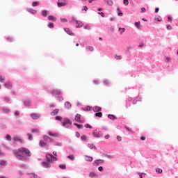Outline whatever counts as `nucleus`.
<instances>
[{"instance_id": "32", "label": "nucleus", "mask_w": 178, "mask_h": 178, "mask_svg": "<svg viewBox=\"0 0 178 178\" xmlns=\"http://www.w3.org/2000/svg\"><path fill=\"white\" fill-rule=\"evenodd\" d=\"M5 76L0 74V83H5Z\"/></svg>"}, {"instance_id": "54", "label": "nucleus", "mask_w": 178, "mask_h": 178, "mask_svg": "<svg viewBox=\"0 0 178 178\" xmlns=\"http://www.w3.org/2000/svg\"><path fill=\"white\" fill-rule=\"evenodd\" d=\"M156 173H159V175H161V173H162V169L156 168Z\"/></svg>"}, {"instance_id": "16", "label": "nucleus", "mask_w": 178, "mask_h": 178, "mask_svg": "<svg viewBox=\"0 0 178 178\" xmlns=\"http://www.w3.org/2000/svg\"><path fill=\"white\" fill-rule=\"evenodd\" d=\"M85 161H86V162H92V161H94V158H92V156H85Z\"/></svg>"}, {"instance_id": "61", "label": "nucleus", "mask_w": 178, "mask_h": 178, "mask_svg": "<svg viewBox=\"0 0 178 178\" xmlns=\"http://www.w3.org/2000/svg\"><path fill=\"white\" fill-rule=\"evenodd\" d=\"M115 59H118V60H120L122 59V56H118V55H115L114 56Z\"/></svg>"}, {"instance_id": "18", "label": "nucleus", "mask_w": 178, "mask_h": 178, "mask_svg": "<svg viewBox=\"0 0 178 178\" xmlns=\"http://www.w3.org/2000/svg\"><path fill=\"white\" fill-rule=\"evenodd\" d=\"M57 5L58 8H62V6H66V1H58Z\"/></svg>"}, {"instance_id": "10", "label": "nucleus", "mask_w": 178, "mask_h": 178, "mask_svg": "<svg viewBox=\"0 0 178 178\" xmlns=\"http://www.w3.org/2000/svg\"><path fill=\"white\" fill-rule=\"evenodd\" d=\"M31 118H32L33 120H37V119H40V115L35 113H33L31 114Z\"/></svg>"}, {"instance_id": "34", "label": "nucleus", "mask_w": 178, "mask_h": 178, "mask_svg": "<svg viewBox=\"0 0 178 178\" xmlns=\"http://www.w3.org/2000/svg\"><path fill=\"white\" fill-rule=\"evenodd\" d=\"M10 97H8V96H5L4 97V100L6 104H9V102L10 101Z\"/></svg>"}, {"instance_id": "6", "label": "nucleus", "mask_w": 178, "mask_h": 178, "mask_svg": "<svg viewBox=\"0 0 178 178\" xmlns=\"http://www.w3.org/2000/svg\"><path fill=\"white\" fill-rule=\"evenodd\" d=\"M43 140L44 141H45L46 143H52V141H54L52 140V138H51V137L47 136V135H44L43 136Z\"/></svg>"}, {"instance_id": "36", "label": "nucleus", "mask_w": 178, "mask_h": 178, "mask_svg": "<svg viewBox=\"0 0 178 178\" xmlns=\"http://www.w3.org/2000/svg\"><path fill=\"white\" fill-rule=\"evenodd\" d=\"M135 26L138 29V30L141 29V24L140 23V22H135Z\"/></svg>"}, {"instance_id": "48", "label": "nucleus", "mask_w": 178, "mask_h": 178, "mask_svg": "<svg viewBox=\"0 0 178 178\" xmlns=\"http://www.w3.org/2000/svg\"><path fill=\"white\" fill-rule=\"evenodd\" d=\"M38 5H40V2L38 1H33L32 3V6H38Z\"/></svg>"}, {"instance_id": "2", "label": "nucleus", "mask_w": 178, "mask_h": 178, "mask_svg": "<svg viewBox=\"0 0 178 178\" xmlns=\"http://www.w3.org/2000/svg\"><path fill=\"white\" fill-rule=\"evenodd\" d=\"M51 94L57 98V101H63V97H62V91L59 89H53L51 90Z\"/></svg>"}, {"instance_id": "60", "label": "nucleus", "mask_w": 178, "mask_h": 178, "mask_svg": "<svg viewBox=\"0 0 178 178\" xmlns=\"http://www.w3.org/2000/svg\"><path fill=\"white\" fill-rule=\"evenodd\" d=\"M98 15H100V16H102V17H105V13H102V12H99L97 13Z\"/></svg>"}, {"instance_id": "59", "label": "nucleus", "mask_w": 178, "mask_h": 178, "mask_svg": "<svg viewBox=\"0 0 178 178\" xmlns=\"http://www.w3.org/2000/svg\"><path fill=\"white\" fill-rule=\"evenodd\" d=\"M85 127L86 129H92V127L91 125H90L89 124H85Z\"/></svg>"}, {"instance_id": "23", "label": "nucleus", "mask_w": 178, "mask_h": 178, "mask_svg": "<svg viewBox=\"0 0 178 178\" xmlns=\"http://www.w3.org/2000/svg\"><path fill=\"white\" fill-rule=\"evenodd\" d=\"M64 106H65V108H67V109H70V108H72V104H70V102H66L64 104Z\"/></svg>"}, {"instance_id": "40", "label": "nucleus", "mask_w": 178, "mask_h": 178, "mask_svg": "<svg viewBox=\"0 0 178 178\" xmlns=\"http://www.w3.org/2000/svg\"><path fill=\"white\" fill-rule=\"evenodd\" d=\"M117 11L118 12V16H123V13L121 12L120 8L118 7L117 8Z\"/></svg>"}, {"instance_id": "63", "label": "nucleus", "mask_w": 178, "mask_h": 178, "mask_svg": "<svg viewBox=\"0 0 178 178\" xmlns=\"http://www.w3.org/2000/svg\"><path fill=\"white\" fill-rule=\"evenodd\" d=\"M75 136L76 137V138H80V133H79V132H75Z\"/></svg>"}, {"instance_id": "5", "label": "nucleus", "mask_w": 178, "mask_h": 178, "mask_svg": "<svg viewBox=\"0 0 178 178\" xmlns=\"http://www.w3.org/2000/svg\"><path fill=\"white\" fill-rule=\"evenodd\" d=\"M40 147L42 148H45V149H49V146L47 145V143L44 142L43 140H40L39 143Z\"/></svg>"}, {"instance_id": "19", "label": "nucleus", "mask_w": 178, "mask_h": 178, "mask_svg": "<svg viewBox=\"0 0 178 178\" xmlns=\"http://www.w3.org/2000/svg\"><path fill=\"white\" fill-rule=\"evenodd\" d=\"M4 86L6 87V88H8V90H12V87H13V86L10 83H5Z\"/></svg>"}, {"instance_id": "39", "label": "nucleus", "mask_w": 178, "mask_h": 178, "mask_svg": "<svg viewBox=\"0 0 178 178\" xmlns=\"http://www.w3.org/2000/svg\"><path fill=\"white\" fill-rule=\"evenodd\" d=\"M81 141H87V136H86V135H82V136H81Z\"/></svg>"}, {"instance_id": "3", "label": "nucleus", "mask_w": 178, "mask_h": 178, "mask_svg": "<svg viewBox=\"0 0 178 178\" xmlns=\"http://www.w3.org/2000/svg\"><path fill=\"white\" fill-rule=\"evenodd\" d=\"M62 126L65 129H70V126H72V121L69 120V118H64V122H61Z\"/></svg>"}, {"instance_id": "20", "label": "nucleus", "mask_w": 178, "mask_h": 178, "mask_svg": "<svg viewBox=\"0 0 178 178\" xmlns=\"http://www.w3.org/2000/svg\"><path fill=\"white\" fill-rule=\"evenodd\" d=\"M46 162H48L49 163H52L51 157V156L48 155V154H46Z\"/></svg>"}, {"instance_id": "52", "label": "nucleus", "mask_w": 178, "mask_h": 178, "mask_svg": "<svg viewBox=\"0 0 178 178\" xmlns=\"http://www.w3.org/2000/svg\"><path fill=\"white\" fill-rule=\"evenodd\" d=\"M0 129H1V130H6L7 127L6 124H3V125L0 126Z\"/></svg>"}, {"instance_id": "45", "label": "nucleus", "mask_w": 178, "mask_h": 178, "mask_svg": "<svg viewBox=\"0 0 178 178\" xmlns=\"http://www.w3.org/2000/svg\"><path fill=\"white\" fill-rule=\"evenodd\" d=\"M6 140H8V141H12V136H10V135H9V134H7L6 136Z\"/></svg>"}, {"instance_id": "30", "label": "nucleus", "mask_w": 178, "mask_h": 178, "mask_svg": "<svg viewBox=\"0 0 178 178\" xmlns=\"http://www.w3.org/2000/svg\"><path fill=\"white\" fill-rule=\"evenodd\" d=\"M13 140L14 141H19V143H23V140H22L19 137H16V136L13 137Z\"/></svg>"}, {"instance_id": "56", "label": "nucleus", "mask_w": 178, "mask_h": 178, "mask_svg": "<svg viewBox=\"0 0 178 178\" xmlns=\"http://www.w3.org/2000/svg\"><path fill=\"white\" fill-rule=\"evenodd\" d=\"M123 3L125 6H127L129 5V0H123Z\"/></svg>"}, {"instance_id": "41", "label": "nucleus", "mask_w": 178, "mask_h": 178, "mask_svg": "<svg viewBox=\"0 0 178 178\" xmlns=\"http://www.w3.org/2000/svg\"><path fill=\"white\" fill-rule=\"evenodd\" d=\"M58 168H60V169L65 170V169H66V164H60L58 165Z\"/></svg>"}, {"instance_id": "44", "label": "nucleus", "mask_w": 178, "mask_h": 178, "mask_svg": "<svg viewBox=\"0 0 178 178\" xmlns=\"http://www.w3.org/2000/svg\"><path fill=\"white\" fill-rule=\"evenodd\" d=\"M95 176H98V175H97V174H95V172H91L90 174H89V177H95Z\"/></svg>"}, {"instance_id": "50", "label": "nucleus", "mask_w": 178, "mask_h": 178, "mask_svg": "<svg viewBox=\"0 0 178 178\" xmlns=\"http://www.w3.org/2000/svg\"><path fill=\"white\" fill-rule=\"evenodd\" d=\"M105 156H106V158H108V159H112L113 158V156L109 155L108 154H105Z\"/></svg>"}, {"instance_id": "12", "label": "nucleus", "mask_w": 178, "mask_h": 178, "mask_svg": "<svg viewBox=\"0 0 178 178\" xmlns=\"http://www.w3.org/2000/svg\"><path fill=\"white\" fill-rule=\"evenodd\" d=\"M24 105L28 107L31 106V100L30 99L24 100Z\"/></svg>"}, {"instance_id": "57", "label": "nucleus", "mask_w": 178, "mask_h": 178, "mask_svg": "<svg viewBox=\"0 0 178 178\" xmlns=\"http://www.w3.org/2000/svg\"><path fill=\"white\" fill-rule=\"evenodd\" d=\"M81 10H85V12H87L88 10V8L86 6H83Z\"/></svg>"}, {"instance_id": "35", "label": "nucleus", "mask_w": 178, "mask_h": 178, "mask_svg": "<svg viewBox=\"0 0 178 178\" xmlns=\"http://www.w3.org/2000/svg\"><path fill=\"white\" fill-rule=\"evenodd\" d=\"M27 136H28V140H29V141H33V134H27Z\"/></svg>"}, {"instance_id": "15", "label": "nucleus", "mask_w": 178, "mask_h": 178, "mask_svg": "<svg viewBox=\"0 0 178 178\" xmlns=\"http://www.w3.org/2000/svg\"><path fill=\"white\" fill-rule=\"evenodd\" d=\"M64 31H65V33H67V34L69 35H74V33H73V32L70 31V29L69 28H65Z\"/></svg>"}, {"instance_id": "26", "label": "nucleus", "mask_w": 178, "mask_h": 178, "mask_svg": "<svg viewBox=\"0 0 178 178\" xmlns=\"http://www.w3.org/2000/svg\"><path fill=\"white\" fill-rule=\"evenodd\" d=\"M92 134L93 137H95V138H99L98 132L97 131V129H95V130L92 132Z\"/></svg>"}, {"instance_id": "17", "label": "nucleus", "mask_w": 178, "mask_h": 178, "mask_svg": "<svg viewBox=\"0 0 178 178\" xmlns=\"http://www.w3.org/2000/svg\"><path fill=\"white\" fill-rule=\"evenodd\" d=\"M74 126H76L79 130H83L84 129V126L81 124H78V123H74Z\"/></svg>"}, {"instance_id": "21", "label": "nucleus", "mask_w": 178, "mask_h": 178, "mask_svg": "<svg viewBox=\"0 0 178 178\" xmlns=\"http://www.w3.org/2000/svg\"><path fill=\"white\" fill-rule=\"evenodd\" d=\"M58 113H59V109L56 108L55 110H54L51 113L50 115L51 116H56V115H58Z\"/></svg>"}, {"instance_id": "46", "label": "nucleus", "mask_w": 178, "mask_h": 178, "mask_svg": "<svg viewBox=\"0 0 178 178\" xmlns=\"http://www.w3.org/2000/svg\"><path fill=\"white\" fill-rule=\"evenodd\" d=\"M82 109H83V111H85L84 108H82ZM92 109V108H91V106H87L86 107V111H91Z\"/></svg>"}, {"instance_id": "11", "label": "nucleus", "mask_w": 178, "mask_h": 178, "mask_svg": "<svg viewBox=\"0 0 178 178\" xmlns=\"http://www.w3.org/2000/svg\"><path fill=\"white\" fill-rule=\"evenodd\" d=\"M48 13H49L48 10H42L41 15L43 16V17H48Z\"/></svg>"}, {"instance_id": "62", "label": "nucleus", "mask_w": 178, "mask_h": 178, "mask_svg": "<svg viewBox=\"0 0 178 178\" xmlns=\"http://www.w3.org/2000/svg\"><path fill=\"white\" fill-rule=\"evenodd\" d=\"M84 29L85 30H91V27H90V26H88V25H86L84 26Z\"/></svg>"}, {"instance_id": "8", "label": "nucleus", "mask_w": 178, "mask_h": 178, "mask_svg": "<svg viewBox=\"0 0 178 178\" xmlns=\"http://www.w3.org/2000/svg\"><path fill=\"white\" fill-rule=\"evenodd\" d=\"M7 163H8V161H6V160L0 161V169H3V168H5V166H6Z\"/></svg>"}, {"instance_id": "55", "label": "nucleus", "mask_w": 178, "mask_h": 178, "mask_svg": "<svg viewBox=\"0 0 178 178\" xmlns=\"http://www.w3.org/2000/svg\"><path fill=\"white\" fill-rule=\"evenodd\" d=\"M86 49H88V51H90V52H92L94 51V47L89 46Z\"/></svg>"}, {"instance_id": "49", "label": "nucleus", "mask_w": 178, "mask_h": 178, "mask_svg": "<svg viewBox=\"0 0 178 178\" xmlns=\"http://www.w3.org/2000/svg\"><path fill=\"white\" fill-rule=\"evenodd\" d=\"M124 129H126V130H127V131H130V133H131L133 131V130L131 129V128L127 127V126H125L124 127Z\"/></svg>"}, {"instance_id": "51", "label": "nucleus", "mask_w": 178, "mask_h": 178, "mask_svg": "<svg viewBox=\"0 0 178 178\" xmlns=\"http://www.w3.org/2000/svg\"><path fill=\"white\" fill-rule=\"evenodd\" d=\"M75 22L76 23V29H79V28H80L81 26H80V21H78V20H75Z\"/></svg>"}, {"instance_id": "37", "label": "nucleus", "mask_w": 178, "mask_h": 178, "mask_svg": "<svg viewBox=\"0 0 178 178\" xmlns=\"http://www.w3.org/2000/svg\"><path fill=\"white\" fill-rule=\"evenodd\" d=\"M47 27H49V29H54L55 27V25L54 24V23L49 22L47 25Z\"/></svg>"}, {"instance_id": "14", "label": "nucleus", "mask_w": 178, "mask_h": 178, "mask_svg": "<svg viewBox=\"0 0 178 178\" xmlns=\"http://www.w3.org/2000/svg\"><path fill=\"white\" fill-rule=\"evenodd\" d=\"M93 112H101L102 111V108L98 106H95L92 108Z\"/></svg>"}, {"instance_id": "53", "label": "nucleus", "mask_w": 178, "mask_h": 178, "mask_svg": "<svg viewBox=\"0 0 178 178\" xmlns=\"http://www.w3.org/2000/svg\"><path fill=\"white\" fill-rule=\"evenodd\" d=\"M61 23H66L67 22V19L66 18H60Z\"/></svg>"}, {"instance_id": "25", "label": "nucleus", "mask_w": 178, "mask_h": 178, "mask_svg": "<svg viewBox=\"0 0 178 178\" xmlns=\"http://www.w3.org/2000/svg\"><path fill=\"white\" fill-rule=\"evenodd\" d=\"M27 11L29 12V13H31L32 15H35V13H37V10L33 8H27Z\"/></svg>"}, {"instance_id": "28", "label": "nucleus", "mask_w": 178, "mask_h": 178, "mask_svg": "<svg viewBox=\"0 0 178 178\" xmlns=\"http://www.w3.org/2000/svg\"><path fill=\"white\" fill-rule=\"evenodd\" d=\"M49 156H51V162H56V161H58V158L55 157L54 155L51 154H48Z\"/></svg>"}, {"instance_id": "47", "label": "nucleus", "mask_w": 178, "mask_h": 178, "mask_svg": "<svg viewBox=\"0 0 178 178\" xmlns=\"http://www.w3.org/2000/svg\"><path fill=\"white\" fill-rule=\"evenodd\" d=\"M55 119L56 120H58L59 122H62V117L61 116H59V115H57L55 117Z\"/></svg>"}, {"instance_id": "58", "label": "nucleus", "mask_w": 178, "mask_h": 178, "mask_svg": "<svg viewBox=\"0 0 178 178\" xmlns=\"http://www.w3.org/2000/svg\"><path fill=\"white\" fill-rule=\"evenodd\" d=\"M54 145H56L57 147H62V143L54 142Z\"/></svg>"}, {"instance_id": "1", "label": "nucleus", "mask_w": 178, "mask_h": 178, "mask_svg": "<svg viewBox=\"0 0 178 178\" xmlns=\"http://www.w3.org/2000/svg\"><path fill=\"white\" fill-rule=\"evenodd\" d=\"M13 154L19 161L22 162H29L30 156H31V152L26 147H21L17 150H13Z\"/></svg>"}, {"instance_id": "4", "label": "nucleus", "mask_w": 178, "mask_h": 178, "mask_svg": "<svg viewBox=\"0 0 178 178\" xmlns=\"http://www.w3.org/2000/svg\"><path fill=\"white\" fill-rule=\"evenodd\" d=\"M42 166L45 169H51V163L47 161H43L41 163Z\"/></svg>"}, {"instance_id": "43", "label": "nucleus", "mask_w": 178, "mask_h": 178, "mask_svg": "<svg viewBox=\"0 0 178 178\" xmlns=\"http://www.w3.org/2000/svg\"><path fill=\"white\" fill-rule=\"evenodd\" d=\"M30 177L31 178H37V177H38V175L35 173H31V174H30Z\"/></svg>"}, {"instance_id": "7", "label": "nucleus", "mask_w": 178, "mask_h": 178, "mask_svg": "<svg viewBox=\"0 0 178 178\" xmlns=\"http://www.w3.org/2000/svg\"><path fill=\"white\" fill-rule=\"evenodd\" d=\"M75 120L76 122H78V123H84V122L81 121V115L77 113L75 116Z\"/></svg>"}, {"instance_id": "24", "label": "nucleus", "mask_w": 178, "mask_h": 178, "mask_svg": "<svg viewBox=\"0 0 178 178\" xmlns=\"http://www.w3.org/2000/svg\"><path fill=\"white\" fill-rule=\"evenodd\" d=\"M48 134L50 137H59V134L57 133L54 134L52 131H49Z\"/></svg>"}, {"instance_id": "38", "label": "nucleus", "mask_w": 178, "mask_h": 178, "mask_svg": "<svg viewBox=\"0 0 178 178\" xmlns=\"http://www.w3.org/2000/svg\"><path fill=\"white\" fill-rule=\"evenodd\" d=\"M67 158H68V159H70V161H74L75 159V157L73 154L68 155Z\"/></svg>"}, {"instance_id": "64", "label": "nucleus", "mask_w": 178, "mask_h": 178, "mask_svg": "<svg viewBox=\"0 0 178 178\" xmlns=\"http://www.w3.org/2000/svg\"><path fill=\"white\" fill-rule=\"evenodd\" d=\"M31 131L32 133H38V129H33Z\"/></svg>"}, {"instance_id": "33", "label": "nucleus", "mask_w": 178, "mask_h": 178, "mask_svg": "<svg viewBox=\"0 0 178 178\" xmlns=\"http://www.w3.org/2000/svg\"><path fill=\"white\" fill-rule=\"evenodd\" d=\"M95 116L97 118H102V112L97 111V113H95Z\"/></svg>"}, {"instance_id": "42", "label": "nucleus", "mask_w": 178, "mask_h": 178, "mask_svg": "<svg viewBox=\"0 0 178 178\" xmlns=\"http://www.w3.org/2000/svg\"><path fill=\"white\" fill-rule=\"evenodd\" d=\"M106 2L109 5V6H112V5H113V1H112V0H106Z\"/></svg>"}, {"instance_id": "29", "label": "nucleus", "mask_w": 178, "mask_h": 178, "mask_svg": "<svg viewBox=\"0 0 178 178\" xmlns=\"http://www.w3.org/2000/svg\"><path fill=\"white\" fill-rule=\"evenodd\" d=\"M88 148H90V149H95V150L97 149V147H95V146L94 145V144H90V143H88Z\"/></svg>"}, {"instance_id": "31", "label": "nucleus", "mask_w": 178, "mask_h": 178, "mask_svg": "<svg viewBox=\"0 0 178 178\" xmlns=\"http://www.w3.org/2000/svg\"><path fill=\"white\" fill-rule=\"evenodd\" d=\"M118 31H120V34H123L124 31H126V29L124 28H121V27H119L118 28Z\"/></svg>"}, {"instance_id": "9", "label": "nucleus", "mask_w": 178, "mask_h": 178, "mask_svg": "<svg viewBox=\"0 0 178 178\" xmlns=\"http://www.w3.org/2000/svg\"><path fill=\"white\" fill-rule=\"evenodd\" d=\"M104 161L103 159L95 160L93 163V165H96V166H99L101 163H104Z\"/></svg>"}, {"instance_id": "13", "label": "nucleus", "mask_w": 178, "mask_h": 178, "mask_svg": "<svg viewBox=\"0 0 178 178\" xmlns=\"http://www.w3.org/2000/svg\"><path fill=\"white\" fill-rule=\"evenodd\" d=\"M47 19H48V20H49V22H56V20H57L56 17H55V16H54V15H49V16H48Z\"/></svg>"}, {"instance_id": "27", "label": "nucleus", "mask_w": 178, "mask_h": 178, "mask_svg": "<svg viewBox=\"0 0 178 178\" xmlns=\"http://www.w3.org/2000/svg\"><path fill=\"white\" fill-rule=\"evenodd\" d=\"M108 119H111V120H116V116L113 114H108Z\"/></svg>"}, {"instance_id": "22", "label": "nucleus", "mask_w": 178, "mask_h": 178, "mask_svg": "<svg viewBox=\"0 0 178 178\" xmlns=\"http://www.w3.org/2000/svg\"><path fill=\"white\" fill-rule=\"evenodd\" d=\"M2 111L3 113H6L8 115V113H10V110L9 108H8L7 107H3L2 108Z\"/></svg>"}]
</instances>
